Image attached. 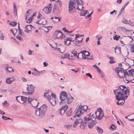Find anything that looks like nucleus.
I'll return each instance as SVG.
<instances>
[{"label":"nucleus","instance_id":"obj_29","mask_svg":"<svg viewBox=\"0 0 134 134\" xmlns=\"http://www.w3.org/2000/svg\"><path fill=\"white\" fill-rule=\"evenodd\" d=\"M123 69L121 68L117 67L115 69V71L118 74L119 73V72L121 71V70H122Z\"/></svg>","mask_w":134,"mask_h":134},{"label":"nucleus","instance_id":"obj_46","mask_svg":"<svg viewBox=\"0 0 134 134\" xmlns=\"http://www.w3.org/2000/svg\"><path fill=\"white\" fill-rule=\"evenodd\" d=\"M97 110L98 111L97 114H98V113H101L103 112L102 109L100 108H98Z\"/></svg>","mask_w":134,"mask_h":134},{"label":"nucleus","instance_id":"obj_3","mask_svg":"<svg viewBox=\"0 0 134 134\" xmlns=\"http://www.w3.org/2000/svg\"><path fill=\"white\" fill-rule=\"evenodd\" d=\"M125 90H116L114 91V92L116 95V100H119L124 99L125 97Z\"/></svg>","mask_w":134,"mask_h":134},{"label":"nucleus","instance_id":"obj_33","mask_svg":"<svg viewBox=\"0 0 134 134\" xmlns=\"http://www.w3.org/2000/svg\"><path fill=\"white\" fill-rule=\"evenodd\" d=\"M129 73L132 76H133L134 74V69H131L128 70Z\"/></svg>","mask_w":134,"mask_h":134},{"label":"nucleus","instance_id":"obj_58","mask_svg":"<svg viewBox=\"0 0 134 134\" xmlns=\"http://www.w3.org/2000/svg\"><path fill=\"white\" fill-rule=\"evenodd\" d=\"M51 95V98H55V99L56 98V96L55 94H54L53 93H52Z\"/></svg>","mask_w":134,"mask_h":134},{"label":"nucleus","instance_id":"obj_12","mask_svg":"<svg viewBox=\"0 0 134 134\" xmlns=\"http://www.w3.org/2000/svg\"><path fill=\"white\" fill-rule=\"evenodd\" d=\"M52 5V4L50 3L46 7H44L43 9L44 11L47 13H50L51 10Z\"/></svg>","mask_w":134,"mask_h":134},{"label":"nucleus","instance_id":"obj_61","mask_svg":"<svg viewBox=\"0 0 134 134\" xmlns=\"http://www.w3.org/2000/svg\"><path fill=\"white\" fill-rule=\"evenodd\" d=\"M16 31V32H17V29H14L13 30H12V29H11L10 30V31L11 32L13 33V34H14V31Z\"/></svg>","mask_w":134,"mask_h":134},{"label":"nucleus","instance_id":"obj_8","mask_svg":"<svg viewBox=\"0 0 134 134\" xmlns=\"http://www.w3.org/2000/svg\"><path fill=\"white\" fill-rule=\"evenodd\" d=\"M35 87L34 86L32 85L31 84L26 88V89L27 91H28V93L29 94L31 95L33 94L34 91Z\"/></svg>","mask_w":134,"mask_h":134},{"label":"nucleus","instance_id":"obj_57","mask_svg":"<svg viewBox=\"0 0 134 134\" xmlns=\"http://www.w3.org/2000/svg\"><path fill=\"white\" fill-rule=\"evenodd\" d=\"M19 97H22V96H18L16 98V99L18 101V102L20 103V102L19 101V100L20 99L21 100V99L19 98Z\"/></svg>","mask_w":134,"mask_h":134},{"label":"nucleus","instance_id":"obj_14","mask_svg":"<svg viewBox=\"0 0 134 134\" xmlns=\"http://www.w3.org/2000/svg\"><path fill=\"white\" fill-rule=\"evenodd\" d=\"M95 114L96 115V118L99 120H101L104 116V114L103 112L100 113H98V115H97V112H95Z\"/></svg>","mask_w":134,"mask_h":134},{"label":"nucleus","instance_id":"obj_6","mask_svg":"<svg viewBox=\"0 0 134 134\" xmlns=\"http://www.w3.org/2000/svg\"><path fill=\"white\" fill-rule=\"evenodd\" d=\"M19 98L21 99V100L23 102H20V103H26L27 104L29 103H31V102L32 100V98H28L24 96H22V97H19Z\"/></svg>","mask_w":134,"mask_h":134},{"label":"nucleus","instance_id":"obj_15","mask_svg":"<svg viewBox=\"0 0 134 134\" xmlns=\"http://www.w3.org/2000/svg\"><path fill=\"white\" fill-rule=\"evenodd\" d=\"M124 99H122L117 100H118V101L117 102L116 104L118 105H122L125 102V99H126L125 98V96L124 97Z\"/></svg>","mask_w":134,"mask_h":134},{"label":"nucleus","instance_id":"obj_52","mask_svg":"<svg viewBox=\"0 0 134 134\" xmlns=\"http://www.w3.org/2000/svg\"><path fill=\"white\" fill-rule=\"evenodd\" d=\"M87 14V13L86 12V11H85L83 13H80V16H85V15Z\"/></svg>","mask_w":134,"mask_h":134},{"label":"nucleus","instance_id":"obj_45","mask_svg":"<svg viewBox=\"0 0 134 134\" xmlns=\"http://www.w3.org/2000/svg\"><path fill=\"white\" fill-rule=\"evenodd\" d=\"M82 52L84 53V54H86V55L87 56H89V55L90 53H89V52L86 51H82Z\"/></svg>","mask_w":134,"mask_h":134},{"label":"nucleus","instance_id":"obj_31","mask_svg":"<svg viewBox=\"0 0 134 134\" xmlns=\"http://www.w3.org/2000/svg\"><path fill=\"white\" fill-rule=\"evenodd\" d=\"M4 35H3L2 30H1L0 31V39L2 40H4Z\"/></svg>","mask_w":134,"mask_h":134},{"label":"nucleus","instance_id":"obj_48","mask_svg":"<svg viewBox=\"0 0 134 134\" xmlns=\"http://www.w3.org/2000/svg\"><path fill=\"white\" fill-rule=\"evenodd\" d=\"M88 107L87 105H84L82 106V109L84 111H86V110L87 108Z\"/></svg>","mask_w":134,"mask_h":134},{"label":"nucleus","instance_id":"obj_34","mask_svg":"<svg viewBox=\"0 0 134 134\" xmlns=\"http://www.w3.org/2000/svg\"><path fill=\"white\" fill-rule=\"evenodd\" d=\"M17 24V22H14L13 21L11 22H10L9 23L10 25L12 26H16Z\"/></svg>","mask_w":134,"mask_h":134},{"label":"nucleus","instance_id":"obj_43","mask_svg":"<svg viewBox=\"0 0 134 134\" xmlns=\"http://www.w3.org/2000/svg\"><path fill=\"white\" fill-rule=\"evenodd\" d=\"M116 126L115 125L112 124L110 126V129H112V130H114L115 129H116Z\"/></svg>","mask_w":134,"mask_h":134},{"label":"nucleus","instance_id":"obj_49","mask_svg":"<svg viewBox=\"0 0 134 134\" xmlns=\"http://www.w3.org/2000/svg\"><path fill=\"white\" fill-rule=\"evenodd\" d=\"M35 103H37V104L36 105V106H35V105L34 104L33 105H34H34H32V106L33 107H35V108H36V107H37L38 106V104H39V103L38 102H37V100H35Z\"/></svg>","mask_w":134,"mask_h":134},{"label":"nucleus","instance_id":"obj_63","mask_svg":"<svg viewBox=\"0 0 134 134\" xmlns=\"http://www.w3.org/2000/svg\"><path fill=\"white\" fill-rule=\"evenodd\" d=\"M54 50L58 51H60V49L57 46H56V48L54 49Z\"/></svg>","mask_w":134,"mask_h":134},{"label":"nucleus","instance_id":"obj_38","mask_svg":"<svg viewBox=\"0 0 134 134\" xmlns=\"http://www.w3.org/2000/svg\"><path fill=\"white\" fill-rule=\"evenodd\" d=\"M32 25H27L26 26L25 28H26V29L28 30H29L30 31L32 29Z\"/></svg>","mask_w":134,"mask_h":134},{"label":"nucleus","instance_id":"obj_1","mask_svg":"<svg viewBox=\"0 0 134 134\" xmlns=\"http://www.w3.org/2000/svg\"><path fill=\"white\" fill-rule=\"evenodd\" d=\"M69 4L68 10L70 12L75 8L79 10H84V7H83V2L82 0H70Z\"/></svg>","mask_w":134,"mask_h":134},{"label":"nucleus","instance_id":"obj_44","mask_svg":"<svg viewBox=\"0 0 134 134\" xmlns=\"http://www.w3.org/2000/svg\"><path fill=\"white\" fill-rule=\"evenodd\" d=\"M74 124L73 125V126L75 128L77 124H78V123H77V119H76L75 121L74 122Z\"/></svg>","mask_w":134,"mask_h":134},{"label":"nucleus","instance_id":"obj_17","mask_svg":"<svg viewBox=\"0 0 134 134\" xmlns=\"http://www.w3.org/2000/svg\"><path fill=\"white\" fill-rule=\"evenodd\" d=\"M73 99H74L72 97L70 96H68L66 100L67 103L69 104H70L72 102Z\"/></svg>","mask_w":134,"mask_h":134},{"label":"nucleus","instance_id":"obj_16","mask_svg":"<svg viewBox=\"0 0 134 134\" xmlns=\"http://www.w3.org/2000/svg\"><path fill=\"white\" fill-rule=\"evenodd\" d=\"M92 120V121H91L88 124V127L90 128H92L93 126L95 125L96 123V122L95 121H93V120Z\"/></svg>","mask_w":134,"mask_h":134},{"label":"nucleus","instance_id":"obj_36","mask_svg":"<svg viewBox=\"0 0 134 134\" xmlns=\"http://www.w3.org/2000/svg\"><path fill=\"white\" fill-rule=\"evenodd\" d=\"M6 70H7L9 72H11L12 71H14L13 69L10 67H7L6 68Z\"/></svg>","mask_w":134,"mask_h":134},{"label":"nucleus","instance_id":"obj_60","mask_svg":"<svg viewBox=\"0 0 134 134\" xmlns=\"http://www.w3.org/2000/svg\"><path fill=\"white\" fill-rule=\"evenodd\" d=\"M114 13H115V14H116L117 11L115 10H114L113 11L110 12V14H113Z\"/></svg>","mask_w":134,"mask_h":134},{"label":"nucleus","instance_id":"obj_59","mask_svg":"<svg viewBox=\"0 0 134 134\" xmlns=\"http://www.w3.org/2000/svg\"><path fill=\"white\" fill-rule=\"evenodd\" d=\"M69 57V55L68 54H66L64 55V58H68Z\"/></svg>","mask_w":134,"mask_h":134},{"label":"nucleus","instance_id":"obj_50","mask_svg":"<svg viewBox=\"0 0 134 134\" xmlns=\"http://www.w3.org/2000/svg\"><path fill=\"white\" fill-rule=\"evenodd\" d=\"M40 73V72H32V74L34 76H39L40 75L39 74Z\"/></svg>","mask_w":134,"mask_h":134},{"label":"nucleus","instance_id":"obj_27","mask_svg":"<svg viewBox=\"0 0 134 134\" xmlns=\"http://www.w3.org/2000/svg\"><path fill=\"white\" fill-rule=\"evenodd\" d=\"M12 77L8 78L6 80V82L7 83L9 84L11 83L14 80L12 79Z\"/></svg>","mask_w":134,"mask_h":134},{"label":"nucleus","instance_id":"obj_23","mask_svg":"<svg viewBox=\"0 0 134 134\" xmlns=\"http://www.w3.org/2000/svg\"><path fill=\"white\" fill-rule=\"evenodd\" d=\"M80 36L79 35V34H76V37H75V41H77V42H78L77 44H76L78 46H79V43L80 42H82V40L83 39V38H82L81 39V40H77V38H79Z\"/></svg>","mask_w":134,"mask_h":134},{"label":"nucleus","instance_id":"obj_64","mask_svg":"<svg viewBox=\"0 0 134 134\" xmlns=\"http://www.w3.org/2000/svg\"><path fill=\"white\" fill-rule=\"evenodd\" d=\"M43 64L44 67H46L48 65V64L46 62H44Z\"/></svg>","mask_w":134,"mask_h":134},{"label":"nucleus","instance_id":"obj_42","mask_svg":"<svg viewBox=\"0 0 134 134\" xmlns=\"http://www.w3.org/2000/svg\"><path fill=\"white\" fill-rule=\"evenodd\" d=\"M77 123L78 124L82 123V122H83V119H77Z\"/></svg>","mask_w":134,"mask_h":134},{"label":"nucleus","instance_id":"obj_53","mask_svg":"<svg viewBox=\"0 0 134 134\" xmlns=\"http://www.w3.org/2000/svg\"><path fill=\"white\" fill-rule=\"evenodd\" d=\"M124 75L125 76L126 75H129L126 70H125V71H124Z\"/></svg>","mask_w":134,"mask_h":134},{"label":"nucleus","instance_id":"obj_51","mask_svg":"<svg viewBox=\"0 0 134 134\" xmlns=\"http://www.w3.org/2000/svg\"><path fill=\"white\" fill-rule=\"evenodd\" d=\"M2 118L3 119H4L5 120H8V119L12 120L10 118H9L8 117H5L4 116H2Z\"/></svg>","mask_w":134,"mask_h":134},{"label":"nucleus","instance_id":"obj_10","mask_svg":"<svg viewBox=\"0 0 134 134\" xmlns=\"http://www.w3.org/2000/svg\"><path fill=\"white\" fill-rule=\"evenodd\" d=\"M125 40L126 43H127L129 45H131L132 43L133 39L132 37L131 36H130V37L126 36L125 38Z\"/></svg>","mask_w":134,"mask_h":134},{"label":"nucleus","instance_id":"obj_35","mask_svg":"<svg viewBox=\"0 0 134 134\" xmlns=\"http://www.w3.org/2000/svg\"><path fill=\"white\" fill-rule=\"evenodd\" d=\"M130 22V20L129 21H128L126 19H124V20L122 21V23L126 24H129Z\"/></svg>","mask_w":134,"mask_h":134},{"label":"nucleus","instance_id":"obj_26","mask_svg":"<svg viewBox=\"0 0 134 134\" xmlns=\"http://www.w3.org/2000/svg\"><path fill=\"white\" fill-rule=\"evenodd\" d=\"M71 40L70 38H67L66 39V41H64V43L65 44H66V46L69 45L71 43Z\"/></svg>","mask_w":134,"mask_h":134},{"label":"nucleus","instance_id":"obj_5","mask_svg":"<svg viewBox=\"0 0 134 134\" xmlns=\"http://www.w3.org/2000/svg\"><path fill=\"white\" fill-rule=\"evenodd\" d=\"M82 110V106L81 105H80L78 107L76 108L75 111V112L76 113V115L77 116V117H80L83 114V112Z\"/></svg>","mask_w":134,"mask_h":134},{"label":"nucleus","instance_id":"obj_32","mask_svg":"<svg viewBox=\"0 0 134 134\" xmlns=\"http://www.w3.org/2000/svg\"><path fill=\"white\" fill-rule=\"evenodd\" d=\"M97 127V131H98V132L99 133H102L103 132V130H102V129L100 127H98V126H96Z\"/></svg>","mask_w":134,"mask_h":134},{"label":"nucleus","instance_id":"obj_7","mask_svg":"<svg viewBox=\"0 0 134 134\" xmlns=\"http://www.w3.org/2000/svg\"><path fill=\"white\" fill-rule=\"evenodd\" d=\"M125 90V98H127L129 94V92L128 90V88L124 86L120 85L119 87V88L118 90L124 89Z\"/></svg>","mask_w":134,"mask_h":134},{"label":"nucleus","instance_id":"obj_21","mask_svg":"<svg viewBox=\"0 0 134 134\" xmlns=\"http://www.w3.org/2000/svg\"><path fill=\"white\" fill-rule=\"evenodd\" d=\"M14 5V10L13 13H14V15L15 16H16L17 15V9L16 7V5L15 3V2L13 3Z\"/></svg>","mask_w":134,"mask_h":134},{"label":"nucleus","instance_id":"obj_24","mask_svg":"<svg viewBox=\"0 0 134 134\" xmlns=\"http://www.w3.org/2000/svg\"><path fill=\"white\" fill-rule=\"evenodd\" d=\"M40 23L41 25H45L46 23V20L43 18H42L40 20Z\"/></svg>","mask_w":134,"mask_h":134},{"label":"nucleus","instance_id":"obj_28","mask_svg":"<svg viewBox=\"0 0 134 134\" xmlns=\"http://www.w3.org/2000/svg\"><path fill=\"white\" fill-rule=\"evenodd\" d=\"M86 125V122H82L80 124V127L81 129H83L85 128Z\"/></svg>","mask_w":134,"mask_h":134},{"label":"nucleus","instance_id":"obj_54","mask_svg":"<svg viewBox=\"0 0 134 134\" xmlns=\"http://www.w3.org/2000/svg\"><path fill=\"white\" fill-rule=\"evenodd\" d=\"M60 20V18H59V19H57V20L56 19L53 18V19L52 20L55 22H59Z\"/></svg>","mask_w":134,"mask_h":134},{"label":"nucleus","instance_id":"obj_25","mask_svg":"<svg viewBox=\"0 0 134 134\" xmlns=\"http://www.w3.org/2000/svg\"><path fill=\"white\" fill-rule=\"evenodd\" d=\"M124 70L123 69L122 70H121V71H120L119 73L118 74V75L119 78H122L124 76Z\"/></svg>","mask_w":134,"mask_h":134},{"label":"nucleus","instance_id":"obj_11","mask_svg":"<svg viewBox=\"0 0 134 134\" xmlns=\"http://www.w3.org/2000/svg\"><path fill=\"white\" fill-rule=\"evenodd\" d=\"M53 12L55 14H58L60 13V10L58 7V4L57 3L55 4L54 5Z\"/></svg>","mask_w":134,"mask_h":134},{"label":"nucleus","instance_id":"obj_19","mask_svg":"<svg viewBox=\"0 0 134 134\" xmlns=\"http://www.w3.org/2000/svg\"><path fill=\"white\" fill-rule=\"evenodd\" d=\"M91 115L90 114L88 118L86 117H84L83 118V119H84L83 122H86V124H87L88 121L92 119L91 117H90Z\"/></svg>","mask_w":134,"mask_h":134},{"label":"nucleus","instance_id":"obj_39","mask_svg":"<svg viewBox=\"0 0 134 134\" xmlns=\"http://www.w3.org/2000/svg\"><path fill=\"white\" fill-rule=\"evenodd\" d=\"M72 113V110L71 109H70V110L66 113V115L67 116H69L71 115Z\"/></svg>","mask_w":134,"mask_h":134},{"label":"nucleus","instance_id":"obj_2","mask_svg":"<svg viewBox=\"0 0 134 134\" xmlns=\"http://www.w3.org/2000/svg\"><path fill=\"white\" fill-rule=\"evenodd\" d=\"M47 109V106L45 104L43 105L40 108L36 109V114L39 116L40 118H42L45 114Z\"/></svg>","mask_w":134,"mask_h":134},{"label":"nucleus","instance_id":"obj_13","mask_svg":"<svg viewBox=\"0 0 134 134\" xmlns=\"http://www.w3.org/2000/svg\"><path fill=\"white\" fill-rule=\"evenodd\" d=\"M68 106L67 105H65L62 107L59 110V113L60 114L64 113L68 109Z\"/></svg>","mask_w":134,"mask_h":134},{"label":"nucleus","instance_id":"obj_55","mask_svg":"<svg viewBox=\"0 0 134 134\" xmlns=\"http://www.w3.org/2000/svg\"><path fill=\"white\" fill-rule=\"evenodd\" d=\"M71 53L73 54L74 56H76L77 55V53L75 51H73L71 52Z\"/></svg>","mask_w":134,"mask_h":134},{"label":"nucleus","instance_id":"obj_30","mask_svg":"<svg viewBox=\"0 0 134 134\" xmlns=\"http://www.w3.org/2000/svg\"><path fill=\"white\" fill-rule=\"evenodd\" d=\"M44 96L45 97L47 98L48 100L51 98V95H49L48 92L44 93Z\"/></svg>","mask_w":134,"mask_h":134},{"label":"nucleus","instance_id":"obj_9","mask_svg":"<svg viewBox=\"0 0 134 134\" xmlns=\"http://www.w3.org/2000/svg\"><path fill=\"white\" fill-rule=\"evenodd\" d=\"M69 96L67 95V93L65 91H63L61 92L60 95V99L62 101L65 100L67 99V97Z\"/></svg>","mask_w":134,"mask_h":134},{"label":"nucleus","instance_id":"obj_47","mask_svg":"<svg viewBox=\"0 0 134 134\" xmlns=\"http://www.w3.org/2000/svg\"><path fill=\"white\" fill-rule=\"evenodd\" d=\"M121 27V28L122 30L124 32H126L127 31H129L128 30H127V29L124 27Z\"/></svg>","mask_w":134,"mask_h":134},{"label":"nucleus","instance_id":"obj_41","mask_svg":"<svg viewBox=\"0 0 134 134\" xmlns=\"http://www.w3.org/2000/svg\"><path fill=\"white\" fill-rule=\"evenodd\" d=\"M114 58L112 57H110V62L109 63L110 64H112L115 63V62L113 60Z\"/></svg>","mask_w":134,"mask_h":134},{"label":"nucleus","instance_id":"obj_62","mask_svg":"<svg viewBox=\"0 0 134 134\" xmlns=\"http://www.w3.org/2000/svg\"><path fill=\"white\" fill-rule=\"evenodd\" d=\"M86 75L89 77L90 78H92V76L90 73H86Z\"/></svg>","mask_w":134,"mask_h":134},{"label":"nucleus","instance_id":"obj_37","mask_svg":"<svg viewBox=\"0 0 134 134\" xmlns=\"http://www.w3.org/2000/svg\"><path fill=\"white\" fill-rule=\"evenodd\" d=\"M130 47V51L131 52L134 53V43L133 44H132Z\"/></svg>","mask_w":134,"mask_h":134},{"label":"nucleus","instance_id":"obj_4","mask_svg":"<svg viewBox=\"0 0 134 134\" xmlns=\"http://www.w3.org/2000/svg\"><path fill=\"white\" fill-rule=\"evenodd\" d=\"M54 38L61 39L65 37V36L63 35L61 31L57 30L55 31L54 34Z\"/></svg>","mask_w":134,"mask_h":134},{"label":"nucleus","instance_id":"obj_56","mask_svg":"<svg viewBox=\"0 0 134 134\" xmlns=\"http://www.w3.org/2000/svg\"><path fill=\"white\" fill-rule=\"evenodd\" d=\"M117 35H116L113 37V39L114 40H118V39L117 37Z\"/></svg>","mask_w":134,"mask_h":134},{"label":"nucleus","instance_id":"obj_20","mask_svg":"<svg viewBox=\"0 0 134 134\" xmlns=\"http://www.w3.org/2000/svg\"><path fill=\"white\" fill-rule=\"evenodd\" d=\"M48 100L52 105H54L55 104L56 101L55 98H51Z\"/></svg>","mask_w":134,"mask_h":134},{"label":"nucleus","instance_id":"obj_22","mask_svg":"<svg viewBox=\"0 0 134 134\" xmlns=\"http://www.w3.org/2000/svg\"><path fill=\"white\" fill-rule=\"evenodd\" d=\"M35 14H31L30 16L28 19V21H26V22L29 23H30L32 21V18L35 15Z\"/></svg>","mask_w":134,"mask_h":134},{"label":"nucleus","instance_id":"obj_18","mask_svg":"<svg viewBox=\"0 0 134 134\" xmlns=\"http://www.w3.org/2000/svg\"><path fill=\"white\" fill-rule=\"evenodd\" d=\"M30 11L31 10H29L26 12V15L25 19L26 20H27V21H28L29 18L31 14H32L31 12H30Z\"/></svg>","mask_w":134,"mask_h":134},{"label":"nucleus","instance_id":"obj_40","mask_svg":"<svg viewBox=\"0 0 134 134\" xmlns=\"http://www.w3.org/2000/svg\"><path fill=\"white\" fill-rule=\"evenodd\" d=\"M80 52L81 53V55H82V58H84L85 59L87 58V57L86 55V54H84V53L82 52V51H81Z\"/></svg>","mask_w":134,"mask_h":134}]
</instances>
